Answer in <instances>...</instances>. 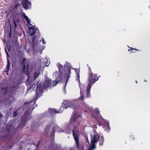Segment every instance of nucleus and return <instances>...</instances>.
Listing matches in <instances>:
<instances>
[{"label":"nucleus","instance_id":"a211bd4d","mask_svg":"<svg viewBox=\"0 0 150 150\" xmlns=\"http://www.w3.org/2000/svg\"><path fill=\"white\" fill-rule=\"evenodd\" d=\"M10 67V63L9 62V61L8 60V64L7 66V69H8V70L9 69V67Z\"/></svg>","mask_w":150,"mask_h":150},{"label":"nucleus","instance_id":"6e6552de","mask_svg":"<svg viewBox=\"0 0 150 150\" xmlns=\"http://www.w3.org/2000/svg\"><path fill=\"white\" fill-rule=\"evenodd\" d=\"M80 116L77 113H76L72 117L71 119V120H73L75 121V120L81 118Z\"/></svg>","mask_w":150,"mask_h":150},{"label":"nucleus","instance_id":"b1692460","mask_svg":"<svg viewBox=\"0 0 150 150\" xmlns=\"http://www.w3.org/2000/svg\"><path fill=\"white\" fill-rule=\"evenodd\" d=\"M130 50H133V49H132V48H131L130 49Z\"/></svg>","mask_w":150,"mask_h":150},{"label":"nucleus","instance_id":"f8f14e48","mask_svg":"<svg viewBox=\"0 0 150 150\" xmlns=\"http://www.w3.org/2000/svg\"><path fill=\"white\" fill-rule=\"evenodd\" d=\"M51 82L52 81L50 79H47L45 82V83L44 87V88H45L48 87L49 86L50 84L51 83Z\"/></svg>","mask_w":150,"mask_h":150},{"label":"nucleus","instance_id":"2eb2a0df","mask_svg":"<svg viewBox=\"0 0 150 150\" xmlns=\"http://www.w3.org/2000/svg\"><path fill=\"white\" fill-rule=\"evenodd\" d=\"M39 74V71L35 72L34 74V77L35 78H37Z\"/></svg>","mask_w":150,"mask_h":150},{"label":"nucleus","instance_id":"cd10ccee","mask_svg":"<svg viewBox=\"0 0 150 150\" xmlns=\"http://www.w3.org/2000/svg\"><path fill=\"white\" fill-rule=\"evenodd\" d=\"M136 82L137 83V81H136Z\"/></svg>","mask_w":150,"mask_h":150},{"label":"nucleus","instance_id":"f3484780","mask_svg":"<svg viewBox=\"0 0 150 150\" xmlns=\"http://www.w3.org/2000/svg\"><path fill=\"white\" fill-rule=\"evenodd\" d=\"M58 68L59 70L62 69L63 66L62 65H61L59 64H58Z\"/></svg>","mask_w":150,"mask_h":150},{"label":"nucleus","instance_id":"9b49d317","mask_svg":"<svg viewBox=\"0 0 150 150\" xmlns=\"http://www.w3.org/2000/svg\"><path fill=\"white\" fill-rule=\"evenodd\" d=\"M99 115L100 117V120L102 122H104L105 123V124L107 125V126H108V128L107 129V130H110V128L109 127V122L108 121L105 120L100 115H98V116Z\"/></svg>","mask_w":150,"mask_h":150},{"label":"nucleus","instance_id":"393cba45","mask_svg":"<svg viewBox=\"0 0 150 150\" xmlns=\"http://www.w3.org/2000/svg\"><path fill=\"white\" fill-rule=\"evenodd\" d=\"M77 76L78 77V78H79V75L78 76L77 75Z\"/></svg>","mask_w":150,"mask_h":150},{"label":"nucleus","instance_id":"aec40b11","mask_svg":"<svg viewBox=\"0 0 150 150\" xmlns=\"http://www.w3.org/2000/svg\"><path fill=\"white\" fill-rule=\"evenodd\" d=\"M42 40L43 44H45L46 43V42L45 41L44 39L42 38Z\"/></svg>","mask_w":150,"mask_h":150},{"label":"nucleus","instance_id":"423d86ee","mask_svg":"<svg viewBox=\"0 0 150 150\" xmlns=\"http://www.w3.org/2000/svg\"><path fill=\"white\" fill-rule=\"evenodd\" d=\"M22 4L25 9L29 8L31 6V3L30 2L28 1V0H24Z\"/></svg>","mask_w":150,"mask_h":150},{"label":"nucleus","instance_id":"a878e982","mask_svg":"<svg viewBox=\"0 0 150 150\" xmlns=\"http://www.w3.org/2000/svg\"><path fill=\"white\" fill-rule=\"evenodd\" d=\"M99 125H101V123H99Z\"/></svg>","mask_w":150,"mask_h":150},{"label":"nucleus","instance_id":"bb28decb","mask_svg":"<svg viewBox=\"0 0 150 150\" xmlns=\"http://www.w3.org/2000/svg\"><path fill=\"white\" fill-rule=\"evenodd\" d=\"M134 50H137V51L138 50L137 49H134Z\"/></svg>","mask_w":150,"mask_h":150},{"label":"nucleus","instance_id":"ddd939ff","mask_svg":"<svg viewBox=\"0 0 150 150\" xmlns=\"http://www.w3.org/2000/svg\"><path fill=\"white\" fill-rule=\"evenodd\" d=\"M28 65H26V66L24 65L23 67V71L26 74H28Z\"/></svg>","mask_w":150,"mask_h":150},{"label":"nucleus","instance_id":"5701e85b","mask_svg":"<svg viewBox=\"0 0 150 150\" xmlns=\"http://www.w3.org/2000/svg\"><path fill=\"white\" fill-rule=\"evenodd\" d=\"M6 53L8 55V52H6Z\"/></svg>","mask_w":150,"mask_h":150},{"label":"nucleus","instance_id":"0eeeda50","mask_svg":"<svg viewBox=\"0 0 150 150\" xmlns=\"http://www.w3.org/2000/svg\"><path fill=\"white\" fill-rule=\"evenodd\" d=\"M42 88L41 87L40 85H39L36 88V95L38 97H39L42 93Z\"/></svg>","mask_w":150,"mask_h":150},{"label":"nucleus","instance_id":"c756f323","mask_svg":"<svg viewBox=\"0 0 150 150\" xmlns=\"http://www.w3.org/2000/svg\"><path fill=\"white\" fill-rule=\"evenodd\" d=\"M62 109V108H60V109Z\"/></svg>","mask_w":150,"mask_h":150},{"label":"nucleus","instance_id":"dca6fc26","mask_svg":"<svg viewBox=\"0 0 150 150\" xmlns=\"http://www.w3.org/2000/svg\"><path fill=\"white\" fill-rule=\"evenodd\" d=\"M70 70L69 69H68L67 71V74H66V76L67 77H68L69 74H70Z\"/></svg>","mask_w":150,"mask_h":150},{"label":"nucleus","instance_id":"4be33fe9","mask_svg":"<svg viewBox=\"0 0 150 150\" xmlns=\"http://www.w3.org/2000/svg\"><path fill=\"white\" fill-rule=\"evenodd\" d=\"M29 77H28L27 79V81H28V79H29Z\"/></svg>","mask_w":150,"mask_h":150},{"label":"nucleus","instance_id":"9d476101","mask_svg":"<svg viewBox=\"0 0 150 150\" xmlns=\"http://www.w3.org/2000/svg\"><path fill=\"white\" fill-rule=\"evenodd\" d=\"M49 112L51 113H59L60 112H62V110H59V111H57L55 109L49 108Z\"/></svg>","mask_w":150,"mask_h":150},{"label":"nucleus","instance_id":"7ed1b4c3","mask_svg":"<svg viewBox=\"0 0 150 150\" xmlns=\"http://www.w3.org/2000/svg\"><path fill=\"white\" fill-rule=\"evenodd\" d=\"M24 16L28 23V25L29 26L28 29L29 30V33L30 34L31 36H32L35 33L37 29L36 28H34L33 26L32 27L29 26V25H32L30 23V21L28 16L25 15L24 13Z\"/></svg>","mask_w":150,"mask_h":150},{"label":"nucleus","instance_id":"f257e3e1","mask_svg":"<svg viewBox=\"0 0 150 150\" xmlns=\"http://www.w3.org/2000/svg\"><path fill=\"white\" fill-rule=\"evenodd\" d=\"M73 132L74 139L77 146V150H83V145L82 144H79V132L76 128H75L73 130ZM91 144H89V141L87 138H86V141L88 143V145L86 144V145L89 149L88 150H93L95 149L96 144L98 141L100 142V145H102L103 144L104 141L103 138L101 136H100L99 134L97 133L95 131H94L93 133L91 134Z\"/></svg>","mask_w":150,"mask_h":150},{"label":"nucleus","instance_id":"20e7f679","mask_svg":"<svg viewBox=\"0 0 150 150\" xmlns=\"http://www.w3.org/2000/svg\"><path fill=\"white\" fill-rule=\"evenodd\" d=\"M53 78H55V79L54 81H53V83H52L53 84L51 85L54 86L56 85L58 82L61 79V74L60 72L56 71L53 74Z\"/></svg>","mask_w":150,"mask_h":150},{"label":"nucleus","instance_id":"1a4fd4ad","mask_svg":"<svg viewBox=\"0 0 150 150\" xmlns=\"http://www.w3.org/2000/svg\"><path fill=\"white\" fill-rule=\"evenodd\" d=\"M79 86L80 89V94L81 96V99L82 100L84 99V97L82 93V90L84 88V86L83 85L79 83Z\"/></svg>","mask_w":150,"mask_h":150},{"label":"nucleus","instance_id":"c85d7f7f","mask_svg":"<svg viewBox=\"0 0 150 150\" xmlns=\"http://www.w3.org/2000/svg\"><path fill=\"white\" fill-rule=\"evenodd\" d=\"M130 51V50H129L128 51Z\"/></svg>","mask_w":150,"mask_h":150},{"label":"nucleus","instance_id":"412c9836","mask_svg":"<svg viewBox=\"0 0 150 150\" xmlns=\"http://www.w3.org/2000/svg\"><path fill=\"white\" fill-rule=\"evenodd\" d=\"M16 113L15 112L13 114V116H16Z\"/></svg>","mask_w":150,"mask_h":150},{"label":"nucleus","instance_id":"39448f33","mask_svg":"<svg viewBox=\"0 0 150 150\" xmlns=\"http://www.w3.org/2000/svg\"><path fill=\"white\" fill-rule=\"evenodd\" d=\"M63 107L65 109H67L68 107H71L74 108H76L77 107L75 106L73 104L71 103L70 102L67 100H64L63 103ZM62 108H63V107H62Z\"/></svg>","mask_w":150,"mask_h":150},{"label":"nucleus","instance_id":"4468645a","mask_svg":"<svg viewBox=\"0 0 150 150\" xmlns=\"http://www.w3.org/2000/svg\"><path fill=\"white\" fill-rule=\"evenodd\" d=\"M13 23L14 24L15 26L16 27L17 25L19 23V20L17 19H14L13 20Z\"/></svg>","mask_w":150,"mask_h":150},{"label":"nucleus","instance_id":"6ab92c4d","mask_svg":"<svg viewBox=\"0 0 150 150\" xmlns=\"http://www.w3.org/2000/svg\"><path fill=\"white\" fill-rule=\"evenodd\" d=\"M98 110H99V109L98 108H96L95 109V112L97 114L99 112V111H98Z\"/></svg>","mask_w":150,"mask_h":150},{"label":"nucleus","instance_id":"f03ea898","mask_svg":"<svg viewBox=\"0 0 150 150\" xmlns=\"http://www.w3.org/2000/svg\"><path fill=\"white\" fill-rule=\"evenodd\" d=\"M98 79L96 75L95 74H91L89 77V83L87 87V96H90V91L92 84L95 82Z\"/></svg>","mask_w":150,"mask_h":150}]
</instances>
